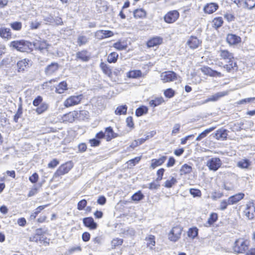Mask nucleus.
I'll use <instances>...</instances> for the list:
<instances>
[{"label":"nucleus","mask_w":255,"mask_h":255,"mask_svg":"<svg viewBox=\"0 0 255 255\" xmlns=\"http://www.w3.org/2000/svg\"><path fill=\"white\" fill-rule=\"evenodd\" d=\"M218 53L221 59L225 60L228 63V64L224 65L223 67L228 72H230L235 67H236V63L233 61L234 59L233 53L225 49H221L218 51Z\"/></svg>","instance_id":"f257e3e1"},{"label":"nucleus","mask_w":255,"mask_h":255,"mask_svg":"<svg viewBox=\"0 0 255 255\" xmlns=\"http://www.w3.org/2000/svg\"><path fill=\"white\" fill-rule=\"evenodd\" d=\"M249 241L242 238L237 239L233 246V250L237 253H243L249 249Z\"/></svg>","instance_id":"f03ea898"},{"label":"nucleus","mask_w":255,"mask_h":255,"mask_svg":"<svg viewBox=\"0 0 255 255\" xmlns=\"http://www.w3.org/2000/svg\"><path fill=\"white\" fill-rule=\"evenodd\" d=\"M30 45V43L27 41L20 40L11 41L9 46L17 51L23 52L29 50Z\"/></svg>","instance_id":"7ed1b4c3"},{"label":"nucleus","mask_w":255,"mask_h":255,"mask_svg":"<svg viewBox=\"0 0 255 255\" xmlns=\"http://www.w3.org/2000/svg\"><path fill=\"white\" fill-rule=\"evenodd\" d=\"M244 214L249 220H252L255 217V200L250 201L246 204Z\"/></svg>","instance_id":"20e7f679"},{"label":"nucleus","mask_w":255,"mask_h":255,"mask_svg":"<svg viewBox=\"0 0 255 255\" xmlns=\"http://www.w3.org/2000/svg\"><path fill=\"white\" fill-rule=\"evenodd\" d=\"M222 162L218 157H212L207 160L206 166L211 171H216L221 166Z\"/></svg>","instance_id":"39448f33"},{"label":"nucleus","mask_w":255,"mask_h":255,"mask_svg":"<svg viewBox=\"0 0 255 255\" xmlns=\"http://www.w3.org/2000/svg\"><path fill=\"white\" fill-rule=\"evenodd\" d=\"M183 229L180 226H176L172 228L168 234V239L170 241L176 242L181 237Z\"/></svg>","instance_id":"423d86ee"},{"label":"nucleus","mask_w":255,"mask_h":255,"mask_svg":"<svg viewBox=\"0 0 255 255\" xmlns=\"http://www.w3.org/2000/svg\"><path fill=\"white\" fill-rule=\"evenodd\" d=\"M83 98L82 95L70 96L64 101V105L67 108L77 105L81 102Z\"/></svg>","instance_id":"0eeeda50"},{"label":"nucleus","mask_w":255,"mask_h":255,"mask_svg":"<svg viewBox=\"0 0 255 255\" xmlns=\"http://www.w3.org/2000/svg\"><path fill=\"white\" fill-rule=\"evenodd\" d=\"M179 17V12L176 10H173L168 11L164 16V20L166 23H173L177 20Z\"/></svg>","instance_id":"6e6552de"},{"label":"nucleus","mask_w":255,"mask_h":255,"mask_svg":"<svg viewBox=\"0 0 255 255\" xmlns=\"http://www.w3.org/2000/svg\"><path fill=\"white\" fill-rule=\"evenodd\" d=\"M177 79L176 74L172 71H166L160 75V79L163 83L173 81Z\"/></svg>","instance_id":"1a4fd4ad"},{"label":"nucleus","mask_w":255,"mask_h":255,"mask_svg":"<svg viewBox=\"0 0 255 255\" xmlns=\"http://www.w3.org/2000/svg\"><path fill=\"white\" fill-rule=\"evenodd\" d=\"M228 91H222L218 92L207 98L204 101H202L200 104H204L209 102H215L219 100L220 98L228 95Z\"/></svg>","instance_id":"9d476101"},{"label":"nucleus","mask_w":255,"mask_h":255,"mask_svg":"<svg viewBox=\"0 0 255 255\" xmlns=\"http://www.w3.org/2000/svg\"><path fill=\"white\" fill-rule=\"evenodd\" d=\"M201 71L205 75H209L211 77H222V74L215 70H213L211 68L204 66L201 68Z\"/></svg>","instance_id":"9b49d317"},{"label":"nucleus","mask_w":255,"mask_h":255,"mask_svg":"<svg viewBox=\"0 0 255 255\" xmlns=\"http://www.w3.org/2000/svg\"><path fill=\"white\" fill-rule=\"evenodd\" d=\"M114 35V33L111 30H99L95 33V36L100 39L110 37Z\"/></svg>","instance_id":"f8f14e48"},{"label":"nucleus","mask_w":255,"mask_h":255,"mask_svg":"<svg viewBox=\"0 0 255 255\" xmlns=\"http://www.w3.org/2000/svg\"><path fill=\"white\" fill-rule=\"evenodd\" d=\"M78 113L77 111L69 112L63 116L62 120L64 122L72 123L78 117Z\"/></svg>","instance_id":"ddd939ff"},{"label":"nucleus","mask_w":255,"mask_h":255,"mask_svg":"<svg viewBox=\"0 0 255 255\" xmlns=\"http://www.w3.org/2000/svg\"><path fill=\"white\" fill-rule=\"evenodd\" d=\"M218 8L219 5L217 3L211 2L204 6V11L206 13L211 14L216 11Z\"/></svg>","instance_id":"4468645a"},{"label":"nucleus","mask_w":255,"mask_h":255,"mask_svg":"<svg viewBox=\"0 0 255 255\" xmlns=\"http://www.w3.org/2000/svg\"><path fill=\"white\" fill-rule=\"evenodd\" d=\"M30 60L27 59H22L17 63V71L18 72H23L29 67Z\"/></svg>","instance_id":"2eb2a0df"},{"label":"nucleus","mask_w":255,"mask_h":255,"mask_svg":"<svg viewBox=\"0 0 255 255\" xmlns=\"http://www.w3.org/2000/svg\"><path fill=\"white\" fill-rule=\"evenodd\" d=\"M83 224L90 229L94 230L97 227V224L94 222L92 217H87L83 219Z\"/></svg>","instance_id":"dca6fc26"},{"label":"nucleus","mask_w":255,"mask_h":255,"mask_svg":"<svg viewBox=\"0 0 255 255\" xmlns=\"http://www.w3.org/2000/svg\"><path fill=\"white\" fill-rule=\"evenodd\" d=\"M200 43V40L195 36H191L187 42V44L193 49L197 48Z\"/></svg>","instance_id":"f3484780"},{"label":"nucleus","mask_w":255,"mask_h":255,"mask_svg":"<svg viewBox=\"0 0 255 255\" xmlns=\"http://www.w3.org/2000/svg\"><path fill=\"white\" fill-rule=\"evenodd\" d=\"M76 58L83 62H87L90 58V55L87 50H82L76 53Z\"/></svg>","instance_id":"a211bd4d"},{"label":"nucleus","mask_w":255,"mask_h":255,"mask_svg":"<svg viewBox=\"0 0 255 255\" xmlns=\"http://www.w3.org/2000/svg\"><path fill=\"white\" fill-rule=\"evenodd\" d=\"M226 40L230 45H235L240 42L241 39L240 37L235 34H229L227 36Z\"/></svg>","instance_id":"6ab92c4d"},{"label":"nucleus","mask_w":255,"mask_h":255,"mask_svg":"<svg viewBox=\"0 0 255 255\" xmlns=\"http://www.w3.org/2000/svg\"><path fill=\"white\" fill-rule=\"evenodd\" d=\"M34 46L36 49L42 51L48 48L49 44L44 40H36L34 42Z\"/></svg>","instance_id":"aec40b11"},{"label":"nucleus","mask_w":255,"mask_h":255,"mask_svg":"<svg viewBox=\"0 0 255 255\" xmlns=\"http://www.w3.org/2000/svg\"><path fill=\"white\" fill-rule=\"evenodd\" d=\"M0 36L6 40L10 39L11 37L10 29L5 27H0Z\"/></svg>","instance_id":"412c9836"},{"label":"nucleus","mask_w":255,"mask_h":255,"mask_svg":"<svg viewBox=\"0 0 255 255\" xmlns=\"http://www.w3.org/2000/svg\"><path fill=\"white\" fill-rule=\"evenodd\" d=\"M244 193H239L230 196V197H229V199L231 204L233 205L239 202L240 201L243 199L244 198Z\"/></svg>","instance_id":"4be33fe9"},{"label":"nucleus","mask_w":255,"mask_h":255,"mask_svg":"<svg viewBox=\"0 0 255 255\" xmlns=\"http://www.w3.org/2000/svg\"><path fill=\"white\" fill-rule=\"evenodd\" d=\"M162 42V39L159 37H155L149 40L147 42L148 47H153L160 44Z\"/></svg>","instance_id":"5701e85b"},{"label":"nucleus","mask_w":255,"mask_h":255,"mask_svg":"<svg viewBox=\"0 0 255 255\" xmlns=\"http://www.w3.org/2000/svg\"><path fill=\"white\" fill-rule=\"evenodd\" d=\"M58 65L57 63H52L45 69V72L47 75H51L58 70Z\"/></svg>","instance_id":"b1692460"},{"label":"nucleus","mask_w":255,"mask_h":255,"mask_svg":"<svg viewBox=\"0 0 255 255\" xmlns=\"http://www.w3.org/2000/svg\"><path fill=\"white\" fill-rule=\"evenodd\" d=\"M166 156H163L159 159H153L151 160V167L155 168L156 167L162 164L166 159Z\"/></svg>","instance_id":"393cba45"},{"label":"nucleus","mask_w":255,"mask_h":255,"mask_svg":"<svg viewBox=\"0 0 255 255\" xmlns=\"http://www.w3.org/2000/svg\"><path fill=\"white\" fill-rule=\"evenodd\" d=\"M105 134L107 141H110L112 138L116 137V134L114 132L112 128L111 127L106 128Z\"/></svg>","instance_id":"a878e982"},{"label":"nucleus","mask_w":255,"mask_h":255,"mask_svg":"<svg viewBox=\"0 0 255 255\" xmlns=\"http://www.w3.org/2000/svg\"><path fill=\"white\" fill-rule=\"evenodd\" d=\"M67 84L66 82H60L56 87V92L58 94H62L67 90Z\"/></svg>","instance_id":"bb28decb"},{"label":"nucleus","mask_w":255,"mask_h":255,"mask_svg":"<svg viewBox=\"0 0 255 255\" xmlns=\"http://www.w3.org/2000/svg\"><path fill=\"white\" fill-rule=\"evenodd\" d=\"M215 127H211L209 128H207L204 130L203 132L200 133L198 136L196 137V141H200L203 138L205 137L208 133L212 131L215 129Z\"/></svg>","instance_id":"cd10ccee"},{"label":"nucleus","mask_w":255,"mask_h":255,"mask_svg":"<svg viewBox=\"0 0 255 255\" xmlns=\"http://www.w3.org/2000/svg\"><path fill=\"white\" fill-rule=\"evenodd\" d=\"M71 166L68 164H63L61 165L57 170V173L59 175H64L68 173L71 169Z\"/></svg>","instance_id":"c85d7f7f"},{"label":"nucleus","mask_w":255,"mask_h":255,"mask_svg":"<svg viewBox=\"0 0 255 255\" xmlns=\"http://www.w3.org/2000/svg\"><path fill=\"white\" fill-rule=\"evenodd\" d=\"M250 165L251 162L248 159H243L237 163V166L242 169H248Z\"/></svg>","instance_id":"c756f323"},{"label":"nucleus","mask_w":255,"mask_h":255,"mask_svg":"<svg viewBox=\"0 0 255 255\" xmlns=\"http://www.w3.org/2000/svg\"><path fill=\"white\" fill-rule=\"evenodd\" d=\"M48 104L45 102H44L36 109L35 111L37 114L40 115L46 111L48 109Z\"/></svg>","instance_id":"7c9ffc66"},{"label":"nucleus","mask_w":255,"mask_h":255,"mask_svg":"<svg viewBox=\"0 0 255 255\" xmlns=\"http://www.w3.org/2000/svg\"><path fill=\"white\" fill-rule=\"evenodd\" d=\"M128 107L126 105H121L118 106L115 111L117 115H126L127 113Z\"/></svg>","instance_id":"2f4dec72"},{"label":"nucleus","mask_w":255,"mask_h":255,"mask_svg":"<svg viewBox=\"0 0 255 255\" xmlns=\"http://www.w3.org/2000/svg\"><path fill=\"white\" fill-rule=\"evenodd\" d=\"M215 135L216 136L217 139H225L227 138V136L228 135L227 130L225 129H220L216 131Z\"/></svg>","instance_id":"473e14b6"},{"label":"nucleus","mask_w":255,"mask_h":255,"mask_svg":"<svg viewBox=\"0 0 255 255\" xmlns=\"http://www.w3.org/2000/svg\"><path fill=\"white\" fill-rule=\"evenodd\" d=\"M163 102H164V100L162 97H156L149 102V105L151 107H155L161 105Z\"/></svg>","instance_id":"72a5a7b5"},{"label":"nucleus","mask_w":255,"mask_h":255,"mask_svg":"<svg viewBox=\"0 0 255 255\" xmlns=\"http://www.w3.org/2000/svg\"><path fill=\"white\" fill-rule=\"evenodd\" d=\"M218 219V215L217 213H212L210 214L209 218L208 219L207 222L206 224V226L209 227L214 223Z\"/></svg>","instance_id":"f704fd0d"},{"label":"nucleus","mask_w":255,"mask_h":255,"mask_svg":"<svg viewBox=\"0 0 255 255\" xmlns=\"http://www.w3.org/2000/svg\"><path fill=\"white\" fill-rule=\"evenodd\" d=\"M243 7L252 10L255 7V0H245Z\"/></svg>","instance_id":"c9c22d12"},{"label":"nucleus","mask_w":255,"mask_h":255,"mask_svg":"<svg viewBox=\"0 0 255 255\" xmlns=\"http://www.w3.org/2000/svg\"><path fill=\"white\" fill-rule=\"evenodd\" d=\"M145 240L147 241V247L152 249L155 245V237L150 235L145 238Z\"/></svg>","instance_id":"e433bc0d"},{"label":"nucleus","mask_w":255,"mask_h":255,"mask_svg":"<svg viewBox=\"0 0 255 255\" xmlns=\"http://www.w3.org/2000/svg\"><path fill=\"white\" fill-rule=\"evenodd\" d=\"M133 15L135 18H143L145 16L146 12L143 9H137L134 11Z\"/></svg>","instance_id":"4c0bfd02"},{"label":"nucleus","mask_w":255,"mask_h":255,"mask_svg":"<svg viewBox=\"0 0 255 255\" xmlns=\"http://www.w3.org/2000/svg\"><path fill=\"white\" fill-rule=\"evenodd\" d=\"M48 205H43L38 206L35 210V211L31 214L30 216V219L31 220H34L37 215L41 211L43 210L45 207H46Z\"/></svg>","instance_id":"58836bf2"},{"label":"nucleus","mask_w":255,"mask_h":255,"mask_svg":"<svg viewBox=\"0 0 255 255\" xmlns=\"http://www.w3.org/2000/svg\"><path fill=\"white\" fill-rule=\"evenodd\" d=\"M191 171V166L187 164L183 165L180 170L181 175L189 174Z\"/></svg>","instance_id":"ea45409f"},{"label":"nucleus","mask_w":255,"mask_h":255,"mask_svg":"<svg viewBox=\"0 0 255 255\" xmlns=\"http://www.w3.org/2000/svg\"><path fill=\"white\" fill-rule=\"evenodd\" d=\"M142 72L140 70H132L129 71L128 74V76L129 78H137L141 77Z\"/></svg>","instance_id":"a19ab883"},{"label":"nucleus","mask_w":255,"mask_h":255,"mask_svg":"<svg viewBox=\"0 0 255 255\" xmlns=\"http://www.w3.org/2000/svg\"><path fill=\"white\" fill-rule=\"evenodd\" d=\"M148 112V109L145 106H141L137 108L135 111V115L137 117H140L146 114Z\"/></svg>","instance_id":"79ce46f5"},{"label":"nucleus","mask_w":255,"mask_h":255,"mask_svg":"<svg viewBox=\"0 0 255 255\" xmlns=\"http://www.w3.org/2000/svg\"><path fill=\"white\" fill-rule=\"evenodd\" d=\"M229 198L227 199L222 200L220 204L219 209L224 211L227 209L228 205H231Z\"/></svg>","instance_id":"37998d69"},{"label":"nucleus","mask_w":255,"mask_h":255,"mask_svg":"<svg viewBox=\"0 0 255 255\" xmlns=\"http://www.w3.org/2000/svg\"><path fill=\"white\" fill-rule=\"evenodd\" d=\"M198 234V230L196 227L189 229L188 231V236L192 239H194L197 236Z\"/></svg>","instance_id":"c03bdc74"},{"label":"nucleus","mask_w":255,"mask_h":255,"mask_svg":"<svg viewBox=\"0 0 255 255\" xmlns=\"http://www.w3.org/2000/svg\"><path fill=\"white\" fill-rule=\"evenodd\" d=\"M153 131H152L151 133H148V134L146 135L144 138H141L138 139L137 140H136L135 146H137L138 145L141 144L145 140L148 139L149 137L153 136Z\"/></svg>","instance_id":"a18cd8bd"},{"label":"nucleus","mask_w":255,"mask_h":255,"mask_svg":"<svg viewBox=\"0 0 255 255\" xmlns=\"http://www.w3.org/2000/svg\"><path fill=\"white\" fill-rule=\"evenodd\" d=\"M118 54L116 52L111 53L108 57V61L109 63H115L117 61Z\"/></svg>","instance_id":"49530a36"},{"label":"nucleus","mask_w":255,"mask_h":255,"mask_svg":"<svg viewBox=\"0 0 255 255\" xmlns=\"http://www.w3.org/2000/svg\"><path fill=\"white\" fill-rule=\"evenodd\" d=\"M144 198V195L139 191L135 193L131 197V199L134 201H139Z\"/></svg>","instance_id":"de8ad7c7"},{"label":"nucleus","mask_w":255,"mask_h":255,"mask_svg":"<svg viewBox=\"0 0 255 255\" xmlns=\"http://www.w3.org/2000/svg\"><path fill=\"white\" fill-rule=\"evenodd\" d=\"M88 41V38L85 36L81 35L79 36L77 39L78 45L80 46L86 44Z\"/></svg>","instance_id":"09e8293b"},{"label":"nucleus","mask_w":255,"mask_h":255,"mask_svg":"<svg viewBox=\"0 0 255 255\" xmlns=\"http://www.w3.org/2000/svg\"><path fill=\"white\" fill-rule=\"evenodd\" d=\"M100 67L103 70V72L108 75L109 76L112 74V72L110 68L107 65V64L102 62L100 64Z\"/></svg>","instance_id":"8fccbe9b"},{"label":"nucleus","mask_w":255,"mask_h":255,"mask_svg":"<svg viewBox=\"0 0 255 255\" xmlns=\"http://www.w3.org/2000/svg\"><path fill=\"white\" fill-rule=\"evenodd\" d=\"M189 192L193 197H200L202 195L201 191L197 189L191 188Z\"/></svg>","instance_id":"3c124183"},{"label":"nucleus","mask_w":255,"mask_h":255,"mask_svg":"<svg viewBox=\"0 0 255 255\" xmlns=\"http://www.w3.org/2000/svg\"><path fill=\"white\" fill-rule=\"evenodd\" d=\"M113 47L118 50H125L127 48V46L121 42H117L113 44Z\"/></svg>","instance_id":"603ef678"},{"label":"nucleus","mask_w":255,"mask_h":255,"mask_svg":"<svg viewBox=\"0 0 255 255\" xmlns=\"http://www.w3.org/2000/svg\"><path fill=\"white\" fill-rule=\"evenodd\" d=\"M177 182L176 178L172 177L170 180H167L164 183V186L166 188H171Z\"/></svg>","instance_id":"864d4df0"},{"label":"nucleus","mask_w":255,"mask_h":255,"mask_svg":"<svg viewBox=\"0 0 255 255\" xmlns=\"http://www.w3.org/2000/svg\"><path fill=\"white\" fill-rule=\"evenodd\" d=\"M213 22L215 26L218 28L222 26L223 23V20L222 17H218L214 18Z\"/></svg>","instance_id":"5fc2aeb1"},{"label":"nucleus","mask_w":255,"mask_h":255,"mask_svg":"<svg viewBox=\"0 0 255 255\" xmlns=\"http://www.w3.org/2000/svg\"><path fill=\"white\" fill-rule=\"evenodd\" d=\"M175 92L171 88H168L165 90L164 92V96L168 98H171L173 97L174 95Z\"/></svg>","instance_id":"6e6d98bb"},{"label":"nucleus","mask_w":255,"mask_h":255,"mask_svg":"<svg viewBox=\"0 0 255 255\" xmlns=\"http://www.w3.org/2000/svg\"><path fill=\"white\" fill-rule=\"evenodd\" d=\"M11 27L15 30H19L22 27V24L20 22H14L10 24Z\"/></svg>","instance_id":"4d7b16f0"},{"label":"nucleus","mask_w":255,"mask_h":255,"mask_svg":"<svg viewBox=\"0 0 255 255\" xmlns=\"http://www.w3.org/2000/svg\"><path fill=\"white\" fill-rule=\"evenodd\" d=\"M42 100L43 99L42 97L40 96H37L35 99H34L32 104L33 106L38 107L42 103Z\"/></svg>","instance_id":"13d9d810"},{"label":"nucleus","mask_w":255,"mask_h":255,"mask_svg":"<svg viewBox=\"0 0 255 255\" xmlns=\"http://www.w3.org/2000/svg\"><path fill=\"white\" fill-rule=\"evenodd\" d=\"M87 201L85 199H83L80 201L77 204V209L79 210H82L87 205Z\"/></svg>","instance_id":"bf43d9fd"},{"label":"nucleus","mask_w":255,"mask_h":255,"mask_svg":"<svg viewBox=\"0 0 255 255\" xmlns=\"http://www.w3.org/2000/svg\"><path fill=\"white\" fill-rule=\"evenodd\" d=\"M123 242V239L116 238L114 239L112 241V245L114 247L121 245Z\"/></svg>","instance_id":"052dcab7"},{"label":"nucleus","mask_w":255,"mask_h":255,"mask_svg":"<svg viewBox=\"0 0 255 255\" xmlns=\"http://www.w3.org/2000/svg\"><path fill=\"white\" fill-rule=\"evenodd\" d=\"M43 19L46 22L47 24L54 23V22L55 21V19L51 15H48V16H44Z\"/></svg>","instance_id":"680f3d73"},{"label":"nucleus","mask_w":255,"mask_h":255,"mask_svg":"<svg viewBox=\"0 0 255 255\" xmlns=\"http://www.w3.org/2000/svg\"><path fill=\"white\" fill-rule=\"evenodd\" d=\"M223 194L222 193L214 192L212 194L211 198L213 200L215 201L218 199L221 198V197H223Z\"/></svg>","instance_id":"e2e57ef3"},{"label":"nucleus","mask_w":255,"mask_h":255,"mask_svg":"<svg viewBox=\"0 0 255 255\" xmlns=\"http://www.w3.org/2000/svg\"><path fill=\"white\" fill-rule=\"evenodd\" d=\"M41 25V23L37 21H31L30 23V27L31 29H37Z\"/></svg>","instance_id":"0e129e2a"},{"label":"nucleus","mask_w":255,"mask_h":255,"mask_svg":"<svg viewBox=\"0 0 255 255\" xmlns=\"http://www.w3.org/2000/svg\"><path fill=\"white\" fill-rule=\"evenodd\" d=\"M255 102V97L248 98L241 100L239 101V103L240 104H244L247 103Z\"/></svg>","instance_id":"69168bd1"},{"label":"nucleus","mask_w":255,"mask_h":255,"mask_svg":"<svg viewBox=\"0 0 255 255\" xmlns=\"http://www.w3.org/2000/svg\"><path fill=\"white\" fill-rule=\"evenodd\" d=\"M22 113V110L21 108L19 107L17 111V113L14 116L13 120L15 123H17L18 122V120L21 117Z\"/></svg>","instance_id":"338daca9"},{"label":"nucleus","mask_w":255,"mask_h":255,"mask_svg":"<svg viewBox=\"0 0 255 255\" xmlns=\"http://www.w3.org/2000/svg\"><path fill=\"white\" fill-rule=\"evenodd\" d=\"M38 179V175L36 173H34L31 176H30L29 178V180L30 181L33 183H36Z\"/></svg>","instance_id":"774afa93"}]
</instances>
